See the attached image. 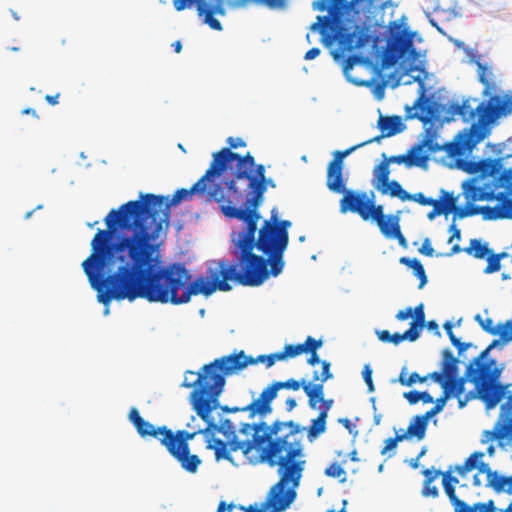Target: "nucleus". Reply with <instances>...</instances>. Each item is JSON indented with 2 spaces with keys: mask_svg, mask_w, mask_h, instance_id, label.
Here are the masks:
<instances>
[{
  "mask_svg": "<svg viewBox=\"0 0 512 512\" xmlns=\"http://www.w3.org/2000/svg\"><path fill=\"white\" fill-rule=\"evenodd\" d=\"M222 150L213 154L205 174L190 188L177 190L172 198L145 194L112 209L105 217L107 229H98L91 241V254L82 268L97 300L108 306L113 300L182 304V291L191 278L182 263L162 265L158 239L169 226L172 206L193 195L217 202L223 213L228 203L227 186L217 183L224 171Z\"/></svg>",
  "mask_w": 512,
  "mask_h": 512,
  "instance_id": "obj_1",
  "label": "nucleus"
},
{
  "mask_svg": "<svg viewBox=\"0 0 512 512\" xmlns=\"http://www.w3.org/2000/svg\"><path fill=\"white\" fill-rule=\"evenodd\" d=\"M372 373H373V371H372L370 365L366 364L363 368L362 376H363L365 383L367 384L369 392H373L375 390L374 383L372 380Z\"/></svg>",
  "mask_w": 512,
  "mask_h": 512,
  "instance_id": "obj_55",
  "label": "nucleus"
},
{
  "mask_svg": "<svg viewBox=\"0 0 512 512\" xmlns=\"http://www.w3.org/2000/svg\"><path fill=\"white\" fill-rule=\"evenodd\" d=\"M479 472L487 475V485L494 491L512 494V476H502L496 471H491L487 463L480 465Z\"/></svg>",
  "mask_w": 512,
  "mask_h": 512,
  "instance_id": "obj_19",
  "label": "nucleus"
},
{
  "mask_svg": "<svg viewBox=\"0 0 512 512\" xmlns=\"http://www.w3.org/2000/svg\"><path fill=\"white\" fill-rule=\"evenodd\" d=\"M235 507L233 503L227 504L225 501H220L216 512H232Z\"/></svg>",
  "mask_w": 512,
  "mask_h": 512,
  "instance_id": "obj_64",
  "label": "nucleus"
},
{
  "mask_svg": "<svg viewBox=\"0 0 512 512\" xmlns=\"http://www.w3.org/2000/svg\"><path fill=\"white\" fill-rule=\"evenodd\" d=\"M484 456L483 452H474L472 453L463 463V468L469 471H472L475 468L480 467V465L483 463H479L480 459H482Z\"/></svg>",
  "mask_w": 512,
  "mask_h": 512,
  "instance_id": "obj_48",
  "label": "nucleus"
},
{
  "mask_svg": "<svg viewBox=\"0 0 512 512\" xmlns=\"http://www.w3.org/2000/svg\"><path fill=\"white\" fill-rule=\"evenodd\" d=\"M400 213L401 211H398L396 214L390 215V225L382 232V234L387 239H396L399 245L406 249L408 247V242L401 232Z\"/></svg>",
  "mask_w": 512,
  "mask_h": 512,
  "instance_id": "obj_26",
  "label": "nucleus"
},
{
  "mask_svg": "<svg viewBox=\"0 0 512 512\" xmlns=\"http://www.w3.org/2000/svg\"><path fill=\"white\" fill-rule=\"evenodd\" d=\"M414 108L419 110V113H415L414 117L424 124H428L432 120L438 119L440 105L429 98H425L423 93L416 100Z\"/></svg>",
  "mask_w": 512,
  "mask_h": 512,
  "instance_id": "obj_20",
  "label": "nucleus"
},
{
  "mask_svg": "<svg viewBox=\"0 0 512 512\" xmlns=\"http://www.w3.org/2000/svg\"><path fill=\"white\" fill-rule=\"evenodd\" d=\"M463 251L472 254L477 259H483L490 253L487 244H482L478 239H472L469 247L464 248Z\"/></svg>",
  "mask_w": 512,
  "mask_h": 512,
  "instance_id": "obj_37",
  "label": "nucleus"
},
{
  "mask_svg": "<svg viewBox=\"0 0 512 512\" xmlns=\"http://www.w3.org/2000/svg\"><path fill=\"white\" fill-rule=\"evenodd\" d=\"M326 420L325 412H319V415L316 419L312 420L311 425L308 428V437L315 438L326 430Z\"/></svg>",
  "mask_w": 512,
  "mask_h": 512,
  "instance_id": "obj_38",
  "label": "nucleus"
},
{
  "mask_svg": "<svg viewBox=\"0 0 512 512\" xmlns=\"http://www.w3.org/2000/svg\"><path fill=\"white\" fill-rule=\"evenodd\" d=\"M459 166L469 173L481 172L484 175H495L500 169L499 159H483L478 162L460 161Z\"/></svg>",
  "mask_w": 512,
  "mask_h": 512,
  "instance_id": "obj_21",
  "label": "nucleus"
},
{
  "mask_svg": "<svg viewBox=\"0 0 512 512\" xmlns=\"http://www.w3.org/2000/svg\"><path fill=\"white\" fill-rule=\"evenodd\" d=\"M485 220L512 218V199L502 195L501 202L494 207L484 206Z\"/></svg>",
  "mask_w": 512,
  "mask_h": 512,
  "instance_id": "obj_24",
  "label": "nucleus"
},
{
  "mask_svg": "<svg viewBox=\"0 0 512 512\" xmlns=\"http://www.w3.org/2000/svg\"><path fill=\"white\" fill-rule=\"evenodd\" d=\"M443 327H444L452 345L457 348L459 356H461L463 354V352L466 351L468 348H472V347L475 349L477 348V346L474 345L473 343L461 342L460 339H458L455 336V334L453 333V324L450 321L445 322Z\"/></svg>",
  "mask_w": 512,
  "mask_h": 512,
  "instance_id": "obj_35",
  "label": "nucleus"
},
{
  "mask_svg": "<svg viewBox=\"0 0 512 512\" xmlns=\"http://www.w3.org/2000/svg\"><path fill=\"white\" fill-rule=\"evenodd\" d=\"M227 143L229 145V147H227V148L230 149V151H232V149H236L238 147L246 146V143L243 141V139L235 138V137H228Z\"/></svg>",
  "mask_w": 512,
  "mask_h": 512,
  "instance_id": "obj_61",
  "label": "nucleus"
},
{
  "mask_svg": "<svg viewBox=\"0 0 512 512\" xmlns=\"http://www.w3.org/2000/svg\"><path fill=\"white\" fill-rule=\"evenodd\" d=\"M459 359L449 349L442 351L441 371H434L429 374L430 378L438 384H449L450 378L459 374Z\"/></svg>",
  "mask_w": 512,
  "mask_h": 512,
  "instance_id": "obj_16",
  "label": "nucleus"
},
{
  "mask_svg": "<svg viewBox=\"0 0 512 512\" xmlns=\"http://www.w3.org/2000/svg\"><path fill=\"white\" fill-rule=\"evenodd\" d=\"M449 398H450L449 390H447L446 387H444L442 395L436 399L435 405L429 411H427L426 414L430 418H432L436 414L440 413L443 410V408Z\"/></svg>",
  "mask_w": 512,
  "mask_h": 512,
  "instance_id": "obj_44",
  "label": "nucleus"
},
{
  "mask_svg": "<svg viewBox=\"0 0 512 512\" xmlns=\"http://www.w3.org/2000/svg\"><path fill=\"white\" fill-rule=\"evenodd\" d=\"M293 420L274 421L271 425L266 422L256 424L245 423L240 432L249 435L256 430L259 434H270L267 442L262 446L259 462L267 463L270 467L278 466L279 481L272 486L273 493L277 494L288 484L297 487L300 483L306 461L302 432L305 430Z\"/></svg>",
  "mask_w": 512,
  "mask_h": 512,
  "instance_id": "obj_3",
  "label": "nucleus"
},
{
  "mask_svg": "<svg viewBox=\"0 0 512 512\" xmlns=\"http://www.w3.org/2000/svg\"><path fill=\"white\" fill-rule=\"evenodd\" d=\"M355 150L356 147H350L343 151L334 152V157L327 167L326 185L330 191L337 194H344L347 191L346 181L343 177V160Z\"/></svg>",
  "mask_w": 512,
  "mask_h": 512,
  "instance_id": "obj_12",
  "label": "nucleus"
},
{
  "mask_svg": "<svg viewBox=\"0 0 512 512\" xmlns=\"http://www.w3.org/2000/svg\"><path fill=\"white\" fill-rule=\"evenodd\" d=\"M269 435L270 434H259L256 430V435H253L252 440L239 441L234 438L229 443L230 451L236 452L241 450L247 458H250L249 454L253 451V449L257 448L261 451V448L267 442Z\"/></svg>",
  "mask_w": 512,
  "mask_h": 512,
  "instance_id": "obj_22",
  "label": "nucleus"
},
{
  "mask_svg": "<svg viewBox=\"0 0 512 512\" xmlns=\"http://www.w3.org/2000/svg\"><path fill=\"white\" fill-rule=\"evenodd\" d=\"M406 439V435L396 434L395 437L388 438L384 442V447L381 450L382 455H387L390 451L395 450L397 444Z\"/></svg>",
  "mask_w": 512,
  "mask_h": 512,
  "instance_id": "obj_49",
  "label": "nucleus"
},
{
  "mask_svg": "<svg viewBox=\"0 0 512 512\" xmlns=\"http://www.w3.org/2000/svg\"><path fill=\"white\" fill-rule=\"evenodd\" d=\"M224 159V171L229 164L236 162L232 178L224 181L227 186L228 203L243 210L258 212V208L264 201V194L268 186L275 187L272 179L265 176V167L255 164V159L248 152L242 156L228 148H222Z\"/></svg>",
  "mask_w": 512,
  "mask_h": 512,
  "instance_id": "obj_6",
  "label": "nucleus"
},
{
  "mask_svg": "<svg viewBox=\"0 0 512 512\" xmlns=\"http://www.w3.org/2000/svg\"><path fill=\"white\" fill-rule=\"evenodd\" d=\"M368 42V36L362 31H353L342 36L340 43L349 51L359 49Z\"/></svg>",
  "mask_w": 512,
  "mask_h": 512,
  "instance_id": "obj_30",
  "label": "nucleus"
},
{
  "mask_svg": "<svg viewBox=\"0 0 512 512\" xmlns=\"http://www.w3.org/2000/svg\"><path fill=\"white\" fill-rule=\"evenodd\" d=\"M258 362L265 363L267 368H270L275 364V360L272 354L259 355L257 358H252V364H256Z\"/></svg>",
  "mask_w": 512,
  "mask_h": 512,
  "instance_id": "obj_58",
  "label": "nucleus"
},
{
  "mask_svg": "<svg viewBox=\"0 0 512 512\" xmlns=\"http://www.w3.org/2000/svg\"><path fill=\"white\" fill-rule=\"evenodd\" d=\"M413 36L414 34L404 30L401 34L395 37V42L400 46L402 51L407 50L413 44Z\"/></svg>",
  "mask_w": 512,
  "mask_h": 512,
  "instance_id": "obj_46",
  "label": "nucleus"
},
{
  "mask_svg": "<svg viewBox=\"0 0 512 512\" xmlns=\"http://www.w3.org/2000/svg\"><path fill=\"white\" fill-rule=\"evenodd\" d=\"M483 442L485 441H502L504 439H512V393L508 396L505 403L501 406L500 417L491 431L484 432Z\"/></svg>",
  "mask_w": 512,
  "mask_h": 512,
  "instance_id": "obj_13",
  "label": "nucleus"
},
{
  "mask_svg": "<svg viewBox=\"0 0 512 512\" xmlns=\"http://www.w3.org/2000/svg\"><path fill=\"white\" fill-rule=\"evenodd\" d=\"M471 100L478 102L476 98L465 99L461 104L452 103L450 112L452 115H458L464 122H470L477 116V121L473 122L469 128L460 131L451 142L440 145L436 140V131L431 128L426 129L424 139L410 149L411 155L436 153L445 151L449 156H463L472 150L488 137L493 126L499 122V117L507 113V105H499L492 99L488 103H482L473 107Z\"/></svg>",
  "mask_w": 512,
  "mask_h": 512,
  "instance_id": "obj_4",
  "label": "nucleus"
},
{
  "mask_svg": "<svg viewBox=\"0 0 512 512\" xmlns=\"http://www.w3.org/2000/svg\"><path fill=\"white\" fill-rule=\"evenodd\" d=\"M406 201H414L423 206H430L434 204L435 199L426 197L422 192L410 194L409 198H406Z\"/></svg>",
  "mask_w": 512,
  "mask_h": 512,
  "instance_id": "obj_52",
  "label": "nucleus"
},
{
  "mask_svg": "<svg viewBox=\"0 0 512 512\" xmlns=\"http://www.w3.org/2000/svg\"><path fill=\"white\" fill-rule=\"evenodd\" d=\"M498 343L499 340H493L466 367V376L476 386L479 399L485 403L487 409L496 407L509 387L499 383L503 368L497 365L495 359L488 358L489 353Z\"/></svg>",
  "mask_w": 512,
  "mask_h": 512,
  "instance_id": "obj_7",
  "label": "nucleus"
},
{
  "mask_svg": "<svg viewBox=\"0 0 512 512\" xmlns=\"http://www.w3.org/2000/svg\"><path fill=\"white\" fill-rule=\"evenodd\" d=\"M382 157L390 164V163H396V164H406V166H422L425 164L428 159L429 155L427 154H414L411 155L410 150L407 154L404 155H395L391 157H387L385 153L382 154Z\"/></svg>",
  "mask_w": 512,
  "mask_h": 512,
  "instance_id": "obj_28",
  "label": "nucleus"
},
{
  "mask_svg": "<svg viewBox=\"0 0 512 512\" xmlns=\"http://www.w3.org/2000/svg\"><path fill=\"white\" fill-rule=\"evenodd\" d=\"M428 378H430L429 374L424 377H421L417 372H413L408 376L407 381H402V385L412 386L416 382H425Z\"/></svg>",
  "mask_w": 512,
  "mask_h": 512,
  "instance_id": "obj_57",
  "label": "nucleus"
},
{
  "mask_svg": "<svg viewBox=\"0 0 512 512\" xmlns=\"http://www.w3.org/2000/svg\"><path fill=\"white\" fill-rule=\"evenodd\" d=\"M250 364H252V357L246 356L244 351H240L204 365L202 370L197 373L195 381L188 382L185 379L182 383V386L186 388L195 387L190 394L191 405L196 414L204 422H208L209 427H214L210 413L219 406V396L225 385L224 376L243 370Z\"/></svg>",
  "mask_w": 512,
  "mask_h": 512,
  "instance_id": "obj_5",
  "label": "nucleus"
},
{
  "mask_svg": "<svg viewBox=\"0 0 512 512\" xmlns=\"http://www.w3.org/2000/svg\"><path fill=\"white\" fill-rule=\"evenodd\" d=\"M391 343L398 345L404 340H408L410 342H414L419 338V332L414 328H409L403 334L394 333L391 334Z\"/></svg>",
  "mask_w": 512,
  "mask_h": 512,
  "instance_id": "obj_42",
  "label": "nucleus"
},
{
  "mask_svg": "<svg viewBox=\"0 0 512 512\" xmlns=\"http://www.w3.org/2000/svg\"><path fill=\"white\" fill-rule=\"evenodd\" d=\"M465 197L470 201L493 200L496 198L493 191H487L485 187L477 185L476 180H469L463 184Z\"/></svg>",
  "mask_w": 512,
  "mask_h": 512,
  "instance_id": "obj_25",
  "label": "nucleus"
},
{
  "mask_svg": "<svg viewBox=\"0 0 512 512\" xmlns=\"http://www.w3.org/2000/svg\"><path fill=\"white\" fill-rule=\"evenodd\" d=\"M419 252L425 256L432 257L434 254V249L431 246L430 240L427 238L423 241L421 248L419 249Z\"/></svg>",
  "mask_w": 512,
  "mask_h": 512,
  "instance_id": "obj_60",
  "label": "nucleus"
},
{
  "mask_svg": "<svg viewBox=\"0 0 512 512\" xmlns=\"http://www.w3.org/2000/svg\"><path fill=\"white\" fill-rule=\"evenodd\" d=\"M506 256H507V253H505V252H501V253H498V254H491L487 258V266L484 269V272L486 274H491V273L499 271L500 268H501L500 261H501L502 258H504Z\"/></svg>",
  "mask_w": 512,
  "mask_h": 512,
  "instance_id": "obj_43",
  "label": "nucleus"
},
{
  "mask_svg": "<svg viewBox=\"0 0 512 512\" xmlns=\"http://www.w3.org/2000/svg\"><path fill=\"white\" fill-rule=\"evenodd\" d=\"M166 428V426L155 428L153 424L146 420H143V425H138L136 430L139 433V435L143 438L148 436L158 438L159 436L164 437Z\"/></svg>",
  "mask_w": 512,
  "mask_h": 512,
  "instance_id": "obj_36",
  "label": "nucleus"
},
{
  "mask_svg": "<svg viewBox=\"0 0 512 512\" xmlns=\"http://www.w3.org/2000/svg\"><path fill=\"white\" fill-rule=\"evenodd\" d=\"M429 419L430 417L426 413L423 415H416L412 418L407 431L402 435H406V439L416 437L418 440H422L425 437Z\"/></svg>",
  "mask_w": 512,
  "mask_h": 512,
  "instance_id": "obj_27",
  "label": "nucleus"
},
{
  "mask_svg": "<svg viewBox=\"0 0 512 512\" xmlns=\"http://www.w3.org/2000/svg\"><path fill=\"white\" fill-rule=\"evenodd\" d=\"M209 449H214L216 460L225 459L232 461L230 452L227 449L226 443L221 439H214V445L209 444Z\"/></svg>",
  "mask_w": 512,
  "mask_h": 512,
  "instance_id": "obj_40",
  "label": "nucleus"
},
{
  "mask_svg": "<svg viewBox=\"0 0 512 512\" xmlns=\"http://www.w3.org/2000/svg\"><path fill=\"white\" fill-rule=\"evenodd\" d=\"M373 191L368 194L364 191L347 190L340 200V212H352L358 214L362 219L368 210L369 203L372 199Z\"/></svg>",
  "mask_w": 512,
  "mask_h": 512,
  "instance_id": "obj_14",
  "label": "nucleus"
},
{
  "mask_svg": "<svg viewBox=\"0 0 512 512\" xmlns=\"http://www.w3.org/2000/svg\"><path fill=\"white\" fill-rule=\"evenodd\" d=\"M172 2L174 9L178 12L196 5L198 15L203 16L205 24L213 30H222L220 21L214 18V15L224 16L226 14L225 0H172ZM248 2L264 5L270 9H281L286 6L287 0H236V6H244Z\"/></svg>",
  "mask_w": 512,
  "mask_h": 512,
  "instance_id": "obj_8",
  "label": "nucleus"
},
{
  "mask_svg": "<svg viewBox=\"0 0 512 512\" xmlns=\"http://www.w3.org/2000/svg\"><path fill=\"white\" fill-rule=\"evenodd\" d=\"M301 344L303 345V348H305L304 353H307L317 351L322 346L323 342L321 339L317 340L311 336H308L305 342Z\"/></svg>",
  "mask_w": 512,
  "mask_h": 512,
  "instance_id": "obj_51",
  "label": "nucleus"
},
{
  "mask_svg": "<svg viewBox=\"0 0 512 512\" xmlns=\"http://www.w3.org/2000/svg\"><path fill=\"white\" fill-rule=\"evenodd\" d=\"M325 474L329 477L339 478L341 482L346 481V471L337 462L326 468Z\"/></svg>",
  "mask_w": 512,
  "mask_h": 512,
  "instance_id": "obj_47",
  "label": "nucleus"
},
{
  "mask_svg": "<svg viewBox=\"0 0 512 512\" xmlns=\"http://www.w3.org/2000/svg\"><path fill=\"white\" fill-rule=\"evenodd\" d=\"M443 194L445 200H435L434 204L430 205L433 206V209L427 215L429 220H433L440 214H447L455 208V198L447 192H443Z\"/></svg>",
  "mask_w": 512,
  "mask_h": 512,
  "instance_id": "obj_31",
  "label": "nucleus"
},
{
  "mask_svg": "<svg viewBox=\"0 0 512 512\" xmlns=\"http://www.w3.org/2000/svg\"><path fill=\"white\" fill-rule=\"evenodd\" d=\"M404 398L411 404L414 405L419 401H423L424 403H433V397L426 391H408L404 393Z\"/></svg>",
  "mask_w": 512,
  "mask_h": 512,
  "instance_id": "obj_39",
  "label": "nucleus"
},
{
  "mask_svg": "<svg viewBox=\"0 0 512 512\" xmlns=\"http://www.w3.org/2000/svg\"><path fill=\"white\" fill-rule=\"evenodd\" d=\"M477 66L478 80L484 86L482 96L487 97V99L478 102L476 106H479L482 103H488L492 99L496 98V100L493 101L499 105L506 104L508 110L507 113H505V115H501L499 117V120L502 118H506L507 116L512 114V93L505 92L497 94V92L499 91V86L492 67L482 64L480 62L477 63Z\"/></svg>",
  "mask_w": 512,
  "mask_h": 512,
  "instance_id": "obj_10",
  "label": "nucleus"
},
{
  "mask_svg": "<svg viewBox=\"0 0 512 512\" xmlns=\"http://www.w3.org/2000/svg\"><path fill=\"white\" fill-rule=\"evenodd\" d=\"M304 349L303 348V345L300 343V344H296V345H293V344H288V345H285L284 347V352L286 354V357H296V356H299L300 354L304 353Z\"/></svg>",
  "mask_w": 512,
  "mask_h": 512,
  "instance_id": "obj_54",
  "label": "nucleus"
},
{
  "mask_svg": "<svg viewBox=\"0 0 512 512\" xmlns=\"http://www.w3.org/2000/svg\"><path fill=\"white\" fill-rule=\"evenodd\" d=\"M223 214L245 224L233 238L239 270L225 260L214 262L208 267L206 276H198L182 291V304L189 302L194 295L210 296L216 291H230L231 280L243 286H259L270 277L280 275L285 267L284 253L289 244L292 223L280 220L276 208L272 209L270 218L265 219L259 229V212L225 205Z\"/></svg>",
  "mask_w": 512,
  "mask_h": 512,
  "instance_id": "obj_2",
  "label": "nucleus"
},
{
  "mask_svg": "<svg viewBox=\"0 0 512 512\" xmlns=\"http://www.w3.org/2000/svg\"><path fill=\"white\" fill-rule=\"evenodd\" d=\"M333 378L330 372V363L326 360L322 361L321 382L312 383L306 380L303 385V391L308 397V405L311 409H318V404L324 399V383Z\"/></svg>",
  "mask_w": 512,
  "mask_h": 512,
  "instance_id": "obj_15",
  "label": "nucleus"
},
{
  "mask_svg": "<svg viewBox=\"0 0 512 512\" xmlns=\"http://www.w3.org/2000/svg\"><path fill=\"white\" fill-rule=\"evenodd\" d=\"M431 479L424 480V485L422 489V494L425 497H433L436 498L439 496V490L438 488L432 484Z\"/></svg>",
  "mask_w": 512,
  "mask_h": 512,
  "instance_id": "obj_53",
  "label": "nucleus"
},
{
  "mask_svg": "<svg viewBox=\"0 0 512 512\" xmlns=\"http://www.w3.org/2000/svg\"><path fill=\"white\" fill-rule=\"evenodd\" d=\"M467 381L470 382V378L468 376H466V373H465L463 377L456 376L455 378H450L449 384H447V385H444V384H439V385L441 386L442 389H444V387H446V389L449 390L450 397L451 396L457 397L458 402H459V407L463 408L467 404V402H469L470 400H472L476 397L479 398L476 389L474 391H470L469 393H467L464 396V398H461V395L465 390V384Z\"/></svg>",
  "mask_w": 512,
  "mask_h": 512,
  "instance_id": "obj_17",
  "label": "nucleus"
},
{
  "mask_svg": "<svg viewBox=\"0 0 512 512\" xmlns=\"http://www.w3.org/2000/svg\"><path fill=\"white\" fill-rule=\"evenodd\" d=\"M415 319L411 322L410 328L416 329L417 332L420 333L422 328L425 325V313H424V307L423 304H419L415 310Z\"/></svg>",
  "mask_w": 512,
  "mask_h": 512,
  "instance_id": "obj_45",
  "label": "nucleus"
},
{
  "mask_svg": "<svg viewBox=\"0 0 512 512\" xmlns=\"http://www.w3.org/2000/svg\"><path fill=\"white\" fill-rule=\"evenodd\" d=\"M375 195L372 193V199L369 203L368 210H366V214L364 215L363 220H373L380 232L382 233L384 230H386L390 225V215L386 216L384 215V208L382 205H376L374 201Z\"/></svg>",
  "mask_w": 512,
  "mask_h": 512,
  "instance_id": "obj_23",
  "label": "nucleus"
},
{
  "mask_svg": "<svg viewBox=\"0 0 512 512\" xmlns=\"http://www.w3.org/2000/svg\"><path fill=\"white\" fill-rule=\"evenodd\" d=\"M321 405H318V409L320 412H325V416L328 417V412L333 406V399H323L320 401Z\"/></svg>",
  "mask_w": 512,
  "mask_h": 512,
  "instance_id": "obj_62",
  "label": "nucleus"
},
{
  "mask_svg": "<svg viewBox=\"0 0 512 512\" xmlns=\"http://www.w3.org/2000/svg\"><path fill=\"white\" fill-rule=\"evenodd\" d=\"M129 420L137 428L138 425H143V418L140 416L139 411L136 408H131L129 412Z\"/></svg>",
  "mask_w": 512,
  "mask_h": 512,
  "instance_id": "obj_59",
  "label": "nucleus"
},
{
  "mask_svg": "<svg viewBox=\"0 0 512 512\" xmlns=\"http://www.w3.org/2000/svg\"><path fill=\"white\" fill-rule=\"evenodd\" d=\"M266 503V501L264 503L261 504V507L258 508L256 505H250L248 507H244L242 505H240L238 508L240 510H244L245 512H266V509L269 507V506H265L264 507V504Z\"/></svg>",
  "mask_w": 512,
  "mask_h": 512,
  "instance_id": "obj_63",
  "label": "nucleus"
},
{
  "mask_svg": "<svg viewBox=\"0 0 512 512\" xmlns=\"http://www.w3.org/2000/svg\"><path fill=\"white\" fill-rule=\"evenodd\" d=\"M210 418L212 419L214 423V427H209L208 422H205L207 424L206 430H217L223 433L224 435L234 434L235 427L232 423V421L228 418L220 420V425L218 426L215 422L214 418L210 415Z\"/></svg>",
  "mask_w": 512,
  "mask_h": 512,
  "instance_id": "obj_41",
  "label": "nucleus"
},
{
  "mask_svg": "<svg viewBox=\"0 0 512 512\" xmlns=\"http://www.w3.org/2000/svg\"><path fill=\"white\" fill-rule=\"evenodd\" d=\"M206 431V429H199L194 432L186 430L173 432L171 429L166 428L164 437L159 438V440L185 471L196 473L202 461L197 455L190 453L189 441L194 439L197 434L205 433Z\"/></svg>",
  "mask_w": 512,
  "mask_h": 512,
  "instance_id": "obj_9",
  "label": "nucleus"
},
{
  "mask_svg": "<svg viewBox=\"0 0 512 512\" xmlns=\"http://www.w3.org/2000/svg\"><path fill=\"white\" fill-rule=\"evenodd\" d=\"M483 209L484 206H470L456 210V215L459 218H465L471 215L482 214L483 218L485 219V211Z\"/></svg>",
  "mask_w": 512,
  "mask_h": 512,
  "instance_id": "obj_50",
  "label": "nucleus"
},
{
  "mask_svg": "<svg viewBox=\"0 0 512 512\" xmlns=\"http://www.w3.org/2000/svg\"><path fill=\"white\" fill-rule=\"evenodd\" d=\"M400 263L411 268L415 276L419 279V289H422L427 283V276L422 263L417 258L401 257Z\"/></svg>",
  "mask_w": 512,
  "mask_h": 512,
  "instance_id": "obj_33",
  "label": "nucleus"
},
{
  "mask_svg": "<svg viewBox=\"0 0 512 512\" xmlns=\"http://www.w3.org/2000/svg\"><path fill=\"white\" fill-rule=\"evenodd\" d=\"M390 169L389 163L383 158L382 162L379 163L373 169V180L372 184L375 189L383 186L387 181H389Z\"/></svg>",
  "mask_w": 512,
  "mask_h": 512,
  "instance_id": "obj_34",
  "label": "nucleus"
},
{
  "mask_svg": "<svg viewBox=\"0 0 512 512\" xmlns=\"http://www.w3.org/2000/svg\"><path fill=\"white\" fill-rule=\"evenodd\" d=\"M306 379L295 380L293 378L286 381H275L268 387H266L260 394V396L253 400L249 404V408L254 413H258L260 416H266L272 412V401L276 398L277 393L281 389H291L294 391L303 388Z\"/></svg>",
  "mask_w": 512,
  "mask_h": 512,
  "instance_id": "obj_11",
  "label": "nucleus"
},
{
  "mask_svg": "<svg viewBox=\"0 0 512 512\" xmlns=\"http://www.w3.org/2000/svg\"><path fill=\"white\" fill-rule=\"evenodd\" d=\"M378 128L384 133L385 137H391L401 132L404 125L400 116H380Z\"/></svg>",
  "mask_w": 512,
  "mask_h": 512,
  "instance_id": "obj_29",
  "label": "nucleus"
},
{
  "mask_svg": "<svg viewBox=\"0 0 512 512\" xmlns=\"http://www.w3.org/2000/svg\"><path fill=\"white\" fill-rule=\"evenodd\" d=\"M217 408H220L223 412H226V413H235V412H249V416L252 418L254 417L255 415H259L258 413H254L251 409H248L249 408V404L247 406H244V407H229V406H218Z\"/></svg>",
  "mask_w": 512,
  "mask_h": 512,
  "instance_id": "obj_56",
  "label": "nucleus"
},
{
  "mask_svg": "<svg viewBox=\"0 0 512 512\" xmlns=\"http://www.w3.org/2000/svg\"><path fill=\"white\" fill-rule=\"evenodd\" d=\"M474 319L487 333L499 335L502 342L509 343L512 341V318L505 323H499L497 326H494L491 318L484 320L480 314H477Z\"/></svg>",
  "mask_w": 512,
  "mask_h": 512,
  "instance_id": "obj_18",
  "label": "nucleus"
},
{
  "mask_svg": "<svg viewBox=\"0 0 512 512\" xmlns=\"http://www.w3.org/2000/svg\"><path fill=\"white\" fill-rule=\"evenodd\" d=\"M383 195L396 197L401 201H406L409 198V193L403 189L401 184L396 180H389L383 186L377 189Z\"/></svg>",
  "mask_w": 512,
  "mask_h": 512,
  "instance_id": "obj_32",
  "label": "nucleus"
}]
</instances>
